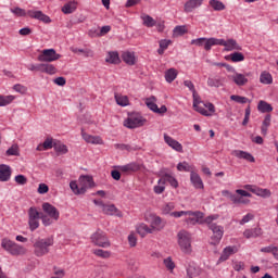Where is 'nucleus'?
I'll return each instance as SVG.
<instances>
[{
	"label": "nucleus",
	"mask_w": 278,
	"mask_h": 278,
	"mask_svg": "<svg viewBox=\"0 0 278 278\" xmlns=\"http://www.w3.org/2000/svg\"><path fill=\"white\" fill-rule=\"evenodd\" d=\"M214 220H218V215H208L204 218V224L207 225L208 229L212 231L213 236L211 237V244H220V240H223V236H225V227L214 223Z\"/></svg>",
	"instance_id": "obj_1"
},
{
	"label": "nucleus",
	"mask_w": 278,
	"mask_h": 278,
	"mask_svg": "<svg viewBox=\"0 0 278 278\" xmlns=\"http://www.w3.org/2000/svg\"><path fill=\"white\" fill-rule=\"evenodd\" d=\"M177 244L185 255H192V233L188 230H180L177 233Z\"/></svg>",
	"instance_id": "obj_2"
},
{
	"label": "nucleus",
	"mask_w": 278,
	"mask_h": 278,
	"mask_svg": "<svg viewBox=\"0 0 278 278\" xmlns=\"http://www.w3.org/2000/svg\"><path fill=\"white\" fill-rule=\"evenodd\" d=\"M92 186H94L92 176H80L79 185H77V181L75 180L70 182V188L74 194H86L87 190L92 188Z\"/></svg>",
	"instance_id": "obj_3"
},
{
	"label": "nucleus",
	"mask_w": 278,
	"mask_h": 278,
	"mask_svg": "<svg viewBox=\"0 0 278 278\" xmlns=\"http://www.w3.org/2000/svg\"><path fill=\"white\" fill-rule=\"evenodd\" d=\"M10 12L15 16H29V18H36L37 21H41L42 23H51V17L42 13V11H25L24 9L16 7L10 9Z\"/></svg>",
	"instance_id": "obj_4"
},
{
	"label": "nucleus",
	"mask_w": 278,
	"mask_h": 278,
	"mask_svg": "<svg viewBox=\"0 0 278 278\" xmlns=\"http://www.w3.org/2000/svg\"><path fill=\"white\" fill-rule=\"evenodd\" d=\"M53 237H48L43 239H37L34 243V253L36 257H43L50 251V247H53Z\"/></svg>",
	"instance_id": "obj_5"
},
{
	"label": "nucleus",
	"mask_w": 278,
	"mask_h": 278,
	"mask_svg": "<svg viewBox=\"0 0 278 278\" xmlns=\"http://www.w3.org/2000/svg\"><path fill=\"white\" fill-rule=\"evenodd\" d=\"M147 123V119L142 117L139 113H131L124 121V127L127 129H138V127H142Z\"/></svg>",
	"instance_id": "obj_6"
},
{
	"label": "nucleus",
	"mask_w": 278,
	"mask_h": 278,
	"mask_svg": "<svg viewBox=\"0 0 278 278\" xmlns=\"http://www.w3.org/2000/svg\"><path fill=\"white\" fill-rule=\"evenodd\" d=\"M187 216L189 217L185 218V223L188 227H194V225H203L205 223V219L203 220L205 213L201 211H188Z\"/></svg>",
	"instance_id": "obj_7"
},
{
	"label": "nucleus",
	"mask_w": 278,
	"mask_h": 278,
	"mask_svg": "<svg viewBox=\"0 0 278 278\" xmlns=\"http://www.w3.org/2000/svg\"><path fill=\"white\" fill-rule=\"evenodd\" d=\"M91 242L101 249H110L112 245L110 243V239H108V236L102 230H97L93 235H91Z\"/></svg>",
	"instance_id": "obj_8"
},
{
	"label": "nucleus",
	"mask_w": 278,
	"mask_h": 278,
	"mask_svg": "<svg viewBox=\"0 0 278 278\" xmlns=\"http://www.w3.org/2000/svg\"><path fill=\"white\" fill-rule=\"evenodd\" d=\"M41 214L38 208L30 206L28 208V227L30 231H36L40 227Z\"/></svg>",
	"instance_id": "obj_9"
},
{
	"label": "nucleus",
	"mask_w": 278,
	"mask_h": 278,
	"mask_svg": "<svg viewBox=\"0 0 278 278\" xmlns=\"http://www.w3.org/2000/svg\"><path fill=\"white\" fill-rule=\"evenodd\" d=\"M216 42L215 37H200L191 40V45H194L195 47H203L204 51H212V47H216Z\"/></svg>",
	"instance_id": "obj_10"
},
{
	"label": "nucleus",
	"mask_w": 278,
	"mask_h": 278,
	"mask_svg": "<svg viewBox=\"0 0 278 278\" xmlns=\"http://www.w3.org/2000/svg\"><path fill=\"white\" fill-rule=\"evenodd\" d=\"M225 47L224 51H242V47L235 39H218L216 38V47Z\"/></svg>",
	"instance_id": "obj_11"
},
{
	"label": "nucleus",
	"mask_w": 278,
	"mask_h": 278,
	"mask_svg": "<svg viewBox=\"0 0 278 278\" xmlns=\"http://www.w3.org/2000/svg\"><path fill=\"white\" fill-rule=\"evenodd\" d=\"M62 58L61 54H58L55 49H45L42 50L41 54H39L38 60L39 62H55Z\"/></svg>",
	"instance_id": "obj_12"
},
{
	"label": "nucleus",
	"mask_w": 278,
	"mask_h": 278,
	"mask_svg": "<svg viewBox=\"0 0 278 278\" xmlns=\"http://www.w3.org/2000/svg\"><path fill=\"white\" fill-rule=\"evenodd\" d=\"M160 184H169L172 188H179V181H177V178L173 175V173L169 172H161L160 174Z\"/></svg>",
	"instance_id": "obj_13"
},
{
	"label": "nucleus",
	"mask_w": 278,
	"mask_h": 278,
	"mask_svg": "<svg viewBox=\"0 0 278 278\" xmlns=\"http://www.w3.org/2000/svg\"><path fill=\"white\" fill-rule=\"evenodd\" d=\"M42 210L52 220H60V211L49 202L42 204Z\"/></svg>",
	"instance_id": "obj_14"
},
{
	"label": "nucleus",
	"mask_w": 278,
	"mask_h": 278,
	"mask_svg": "<svg viewBox=\"0 0 278 278\" xmlns=\"http://www.w3.org/2000/svg\"><path fill=\"white\" fill-rule=\"evenodd\" d=\"M238 253V247L237 245H228L224 248L218 262H227L231 255H236Z\"/></svg>",
	"instance_id": "obj_15"
},
{
	"label": "nucleus",
	"mask_w": 278,
	"mask_h": 278,
	"mask_svg": "<svg viewBox=\"0 0 278 278\" xmlns=\"http://www.w3.org/2000/svg\"><path fill=\"white\" fill-rule=\"evenodd\" d=\"M164 140L166 144L170 147V149H173L174 151H177L178 153H184V146H181L179 141L173 139V137L168 135H164Z\"/></svg>",
	"instance_id": "obj_16"
},
{
	"label": "nucleus",
	"mask_w": 278,
	"mask_h": 278,
	"mask_svg": "<svg viewBox=\"0 0 278 278\" xmlns=\"http://www.w3.org/2000/svg\"><path fill=\"white\" fill-rule=\"evenodd\" d=\"M12 179V167L10 165L0 164V181L5 182Z\"/></svg>",
	"instance_id": "obj_17"
},
{
	"label": "nucleus",
	"mask_w": 278,
	"mask_h": 278,
	"mask_svg": "<svg viewBox=\"0 0 278 278\" xmlns=\"http://www.w3.org/2000/svg\"><path fill=\"white\" fill-rule=\"evenodd\" d=\"M198 112L199 114H202V116H214L216 108L211 102H203L202 106L200 108V111Z\"/></svg>",
	"instance_id": "obj_18"
},
{
	"label": "nucleus",
	"mask_w": 278,
	"mask_h": 278,
	"mask_svg": "<svg viewBox=\"0 0 278 278\" xmlns=\"http://www.w3.org/2000/svg\"><path fill=\"white\" fill-rule=\"evenodd\" d=\"M81 138L88 144H103V139L100 136L88 135L84 129H81Z\"/></svg>",
	"instance_id": "obj_19"
},
{
	"label": "nucleus",
	"mask_w": 278,
	"mask_h": 278,
	"mask_svg": "<svg viewBox=\"0 0 278 278\" xmlns=\"http://www.w3.org/2000/svg\"><path fill=\"white\" fill-rule=\"evenodd\" d=\"M147 220H151L150 223L153 231H161V229H164V224H162V217L151 214L150 218L147 217Z\"/></svg>",
	"instance_id": "obj_20"
},
{
	"label": "nucleus",
	"mask_w": 278,
	"mask_h": 278,
	"mask_svg": "<svg viewBox=\"0 0 278 278\" xmlns=\"http://www.w3.org/2000/svg\"><path fill=\"white\" fill-rule=\"evenodd\" d=\"M201 5H203V0H188L184 5V10L186 14H190L194 12L197 8H201Z\"/></svg>",
	"instance_id": "obj_21"
},
{
	"label": "nucleus",
	"mask_w": 278,
	"mask_h": 278,
	"mask_svg": "<svg viewBox=\"0 0 278 278\" xmlns=\"http://www.w3.org/2000/svg\"><path fill=\"white\" fill-rule=\"evenodd\" d=\"M190 181L195 190H203V188H205V186L203 185V179H201V176H199L194 172H191L190 174Z\"/></svg>",
	"instance_id": "obj_22"
},
{
	"label": "nucleus",
	"mask_w": 278,
	"mask_h": 278,
	"mask_svg": "<svg viewBox=\"0 0 278 278\" xmlns=\"http://www.w3.org/2000/svg\"><path fill=\"white\" fill-rule=\"evenodd\" d=\"M232 155H235V157H238V160H247V162H255V157L253 156V154L247 152V151H242V150H235L232 151Z\"/></svg>",
	"instance_id": "obj_23"
},
{
	"label": "nucleus",
	"mask_w": 278,
	"mask_h": 278,
	"mask_svg": "<svg viewBox=\"0 0 278 278\" xmlns=\"http://www.w3.org/2000/svg\"><path fill=\"white\" fill-rule=\"evenodd\" d=\"M225 83V78L220 76H214L207 78V86L210 88H220L223 87V84Z\"/></svg>",
	"instance_id": "obj_24"
},
{
	"label": "nucleus",
	"mask_w": 278,
	"mask_h": 278,
	"mask_svg": "<svg viewBox=\"0 0 278 278\" xmlns=\"http://www.w3.org/2000/svg\"><path fill=\"white\" fill-rule=\"evenodd\" d=\"M140 169V164L136 162L128 163L126 165H121L119 170L122 173H137Z\"/></svg>",
	"instance_id": "obj_25"
},
{
	"label": "nucleus",
	"mask_w": 278,
	"mask_h": 278,
	"mask_svg": "<svg viewBox=\"0 0 278 278\" xmlns=\"http://www.w3.org/2000/svg\"><path fill=\"white\" fill-rule=\"evenodd\" d=\"M244 238H260L262 236V228L256 227L252 229H247L243 232Z\"/></svg>",
	"instance_id": "obj_26"
},
{
	"label": "nucleus",
	"mask_w": 278,
	"mask_h": 278,
	"mask_svg": "<svg viewBox=\"0 0 278 278\" xmlns=\"http://www.w3.org/2000/svg\"><path fill=\"white\" fill-rule=\"evenodd\" d=\"M105 62L108 64H121V56L118 55V52L111 51L108 53Z\"/></svg>",
	"instance_id": "obj_27"
},
{
	"label": "nucleus",
	"mask_w": 278,
	"mask_h": 278,
	"mask_svg": "<svg viewBox=\"0 0 278 278\" xmlns=\"http://www.w3.org/2000/svg\"><path fill=\"white\" fill-rule=\"evenodd\" d=\"M137 232L139 233V236H141V238H144V236L153 233V229L147 224L142 223L137 226Z\"/></svg>",
	"instance_id": "obj_28"
},
{
	"label": "nucleus",
	"mask_w": 278,
	"mask_h": 278,
	"mask_svg": "<svg viewBox=\"0 0 278 278\" xmlns=\"http://www.w3.org/2000/svg\"><path fill=\"white\" fill-rule=\"evenodd\" d=\"M232 81H235V84L237 86H244L245 84L249 83V78H247V76H244L243 74L240 73H236L232 77H231Z\"/></svg>",
	"instance_id": "obj_29"
},
{
	"label": "nucleus",
	"mask_w": 278,
	"mask_h": 278,
	"mask_svg": "<svg viewBox=\"0 0 278 278\" xmlns=\"http://www.w3.org/2000/svg\"><path fill=\"white\" fill-rule=\"evenodd\" d=\"M122 59L125 64H128L129 66H134V64H136V54L134 52H124Z\"/></svg>",
	"instance_id": "obj_30"
},
{
	"label": "nucleus",
	"mask_w": 278,
	"mask_h": 278,
	"mask_svg": "<svg viewBox=\"0 0 278 278\" xmlns=\"http://www.w3.org/2000/svg\"><path fill=\"white\" fill-rule=\"evenodd\" d=\"M77 10V2L70 1L62 7L63 14H73Z\"/></svg>",
	"instance_id": "obj_31"
},
{
	"label": "nucleus",
	"mask_w": 278,
	"mask_h": 278,
	"mask_svg": "<svg viewBox=\"0 0 278 278\" xmlns=\"http://www.w3.org/2000/svg\"><path fill=\"white\" fill-rule=\"evenodd\" d=\"M114 97L117 105H121V108H127L129 105V98L127 96L115 93Z\"/></svg>",
	"instance_id": "obj_32"
},
{
	"label": "nucleus",
	"mask_w": 278,
	"mask_h": 278,
	"mask_svg": "<svg viewBox=\"0 0 278 278\" xmlns=\"http://www.w3.org/2000/svg\"><path fill=\"white\" fill-rule=\"evenodd\" d=\"M14 244H16V242L9 239H2L1 241L2 249H4L7 253H10V255H12V251L14 250Z\"/></svg>",
	"instance_id": "obj_33"
},
{
	"label": "nucleus",
	"mask_w": 278,
	"mask_h": 278,
	"mask_svg": "<svg viewBox=\"0 0 278 278\" xmlns=\"http://www.w3.org/2000/svg\"><path fill=\"white\" fill-rule=\"evenodd\" d=\"M49 149H53V139L52 138H47L43 141V143H40L36 148L37 151H49Z\"/></svg>",
	"instance_id": "obj_34"
},
{
	"label": "nucleus",
	"mask_w": 278,
	"mask_h": 278,
	"mask_svg": "<svg viewBox=\"0 0 278 278\" xmlns=\"http://www.w3.org/2000/svg\"><path fill=\"white\" fill-rule=\"evenodd\" d=\"M177 170L180 173H194V167L189 165L188 162H180L177 164Z\"/></svg>",
	"instance_id": "obj_35"
},
{
	"label": "nucleus",
	"mask_w": 278,
	"mask_h": 278,
	"mask_svg": "<svg viewBox=\"0 0 278 278\" xmlns=\"http://www.w3.org/2000/svg\"><path fill=\"white\" fill-rule=\"evenodd\" d=\"M257 110L258 112H262V114H266V112H273V105L264 100H261L257 104Z\"/></svg>",
	"instance_id": "obj_36"
},
{
	"label": "nucleus",
	"mask_w": 278,
	"mask_h": 278,
	"mask_svg": "<svg viewBox=\"0 0 278 278\" xmlns=\"http://www.w3.org/2000/svg\"><path fill=\"white\" fill-rule=\"evenodd\" d=\"M176 79H177V70L169 68L165 72V81H167V84H173V81Z\"/></svg>",
	"instance_id": "obj_37"
},
{
	"label": "nucleus",
	"mask_w": 278,
	"mask_h": 278,
	"mask_svg": "<svg viewBox=\"0 0 278 278\" xmlns=\"http://www.w3.org/2000/svg\"><path fill=\"white\" fill-rule=\"evenodd\" d=\"M156 101L157 99L155 98V96L146 99V105L147 108H149V110H151V112H157Z\"/></svg>",
	"instance_id": "obj_38"
},
{
	"label": "nucleus",
	"mask_w": 278,
	"mask_h": 278,
	"mask_svg": "<svg viewBox=\"0 0 278 278\" xmlns=\"http://www.w3.org/2000/svg\"><path fill=\"white\" fill-rule=\"evenodd\" d=\"M192 97H193V109L195 110V112H199L204 102L201 101V96H199L197 91H193Z\"/></svg>",
	"instance_id": "obj_39"
},
{
	"label": "nucleus",
	"mask_w": 278,
	"mask_h": 278,
	"mask_svg": "<svg viewBox=\"0 0 278 278\" xmlns=\"http://www.w3.org/2000/svg\"><path fill=\"white\" fill-rule=\"evenodd\" d=\"M25 253H27V249L18 243H15L13 245V250L11 252V255H25Z\"/></svg>",
	"instance_id": "obj_40"
},
{
	"label": "nucleus",
	"mask_w": 278,
	"mask_h": 278,
	"mask_svg": "<svg viewBox=\"0 0 278 278\" xmlns=\"http://www.w3.org/2000/svg\"><path fill=\"white\" fill-rule=\"evenodd\" d=\"M210 5L215 10V12H223L225 10V3L220 0H210Z\"/></svg>",
	"instance_id": "obj_41"
},
{
	"label": "nucleus",
	"mask_w": 278,
	"mask_h": 278,
	"mask_svg": "<svg viewBox=\"0 0 278 278\" xmlns=\"http://www.w3.org/2000/svg\"><path fill=\"white\" fill-rule=\"evenodd\" d=\"M93 254L97 255V257H101L102 260H110L112 252L108 250L96 249L93 250Z\"/></svg>",
	"instance_id": "obj_42"
},
{
	"label": "nucleus",
	"mask_w": 278,
	"mask_h": 278,
	"mask_svg": "<svg viewBox=\"0 0 278 278\" xmlns=\"http://www.w3.org/2000/svg\"><path fill=\"white\" fill-rule=\"evenodd\" d=\"M261 84H265L266 86L273 84V75L268 72H263L260 76Z\"/></svg>",
	"instance_id": "obj_43"
},
{
	"label": "nucleus",
	"mask_w": 278,
	"mask_h": 278,
	"mask_svg": "<svg viewBox=\"0 0 278 278\" xmlns=\"http://www.w3.org/2000/svg\"><path fill=\"white\" fill-rule=\"evenodd\" d=\"M16 99L14 96H2L0 94V108H5V105H10Z\"/></svg>",
	"instance_id": "obj_44"
},
{
	"label": "nucleus",
	"mask_w": 278,
	"mask_h": 278,
	"mask_svg": "<svg viewBox=\"0 0 278 278\" xmlns=\"http://www.w3.org/2000/svg\"><path fill=\"white\" fill-rule=\"evenodd\" d=\"M226 60H231V62L235 63L244 62V54H242L241 52H233L230 55H228Z\"/></svg>",
	"instance_id": "obj_45"
},
{
	"label": "nucleus",
	"mask_w": 278,
	"mask_h": 278,
	"mask_svg": "<svg viewBox=\"0 0 278 278\" xmlns=\"http://www.w3.org/2000/svg\"><path fill=\"white\" fill-rule=\"evenodd\" d=\"M102 212L109 216H114V214L117 212V208L114 204H104Z\"/></svg>",
	"instance_id": "obj_46"
},
{
	"label": "nucleus",
	"mask_w": 278,
	"mask_h": 278,
	"mask_svg": "<svg viewBox=\"0 0 278 278\" xmlns=\"http://www.w3.org/2000/svg\"><path fill=\"white\" fill-rule=\"evenodd\" d=\"M41 73H47V75H55V73H58V68H55L53 64L42 63Z\"/></svg>",
	"instance_id": "obj_47"
},
{
	"label": "nucleus",
	"mask_w": 278,
	"mask_h": 278,
	"mask_svg": "<svg viewBox=\"0 0 278 278\" xmlns=\"http://www.w3.org/2000/svg\"><path fill=\"white\" fill-rule=\"evenodd\" d=\"M230 200L232 203H235V205H240V204H247L249 203V200H244L242 199V197L236 194V193H232V195H230Z\"/></svg>",
	"instance_id": "obj_48"
},
{
	"label": "nucleus",
	"mask_w": 278,
	"mask_h": 278,
	"mask_svg": "<svg viewBox=\"0 0 278 278\" xmlns=\"http://www.w3.org/2000/svg\"><path fill=\"white\" fill-rule=\"evenodd\" d=\"M142 21H143V25L146 27H155L156 22L153 17H151L150 15H143L141 16Z\"/></svg>",
	"instance_id": "obj_49"
},
{
	"label": "nucleus",
	"mask_w": 278,
	"mask_h": 278,
	"mask_svg": "<svg viewBox=\"0 0 278 278\" xmlns=\"http://www.w3.org/2000/svg\"><path fill=\"white\" fill-rule=\"evenodd\" d=\"M230 100L235 101L236 103H241V104L251 103V100H249V98L242 97V96H238V94L230 96Z\"/></svg>",
	"instance_id": "obj_50"
},
{
	"label": "nucleus",
	"mask_w": 278,
	"mask_h": 278,
	"mask_svg": "<svg viewBox=\"0 0 278 278\" xmlns=\"http://www.w3.org/2000/svg\"><path fill=\"white\" fill-rule=\"evenodd\" d=\"M254 194H256V197H263L264 199H268V197H270V190L256 187Z\"/></svg>",
	"instance_id": "obj_51"
},
{
	"label": "nucleus",
	"mask_w": 278,
	"mask_h": 278,
	"mask_svg": "<svg viewBox=\"0 0 278 278\" xmlns=\"http://www.w3.org/2000/svg\"><path fill=\"white\" fill-rule=\"evenodd\" d=\"M173 210H175V203L174 202H168V203H165L163 206H162V212L163 214H173Z\"/></svg>",
	"instance_id": "obj_52"
},
{
	"label": "nucleus",
	"mask_w": 278,
	"mask_h": 278,
	"mask_svg": "<svg viewBox=\"0 0 278 278\" xmlns=\"http://www.w3.org/2000/svg\"><path fill=\"white\" fill-rule=\"evenodd\" d=\"M163 264H164L165 268H167V270H170V273H173V270H175V262H173V257L168 256V257L164 258Z\"/></svg>",
	"instance_id": "obj_53"
},
{
	"label": "nucleus",
	"mask_w": 278,
	"mask_h": 278,
	"mask_svg": "<svg viewBox=\"0 0 278 278\" xmlns=\"http://www.w3.org/2000/svg\"><path fill=\"white\" fill-rule=\"evenodd\" d=\"M155 194H162L164 190H166V184L160 182V179L157 180V185L153 188Z\"/></svg>",
	"instance_id": "obj_54"
},
{
	"label": "nucleus",
	"mask_w": 278,
	"mask_h": 278,
	"mask_svg": "<svg viewBox=\"0 0 278 278\" xmlns=\"http://www.w3.org/2000/svg\"><path fill=\"white\" fill-rule=\"evenodd\" d=\"M53 218H51L49 215L41 214V223L45 227H50V225H53Z\"/></svg>",
	"instance_id": "obj_55"
},
{
	"label": "nucleus",
	"mask_w": 278,
	"mask_h": 278,
	"mask_svg": "<svg viewBox=\"0 0 278 278\" xmlns=\"http://www.w3.org/2000/svg\"><path fill=\"white\" fill-rule=\"evenodd\" d=\"M7 155H15L18 156L21 155L20 151H18V146L17 144H13L11 148H9L7 150Z\"/></svg>",
	"instance_id": "obj_56"
},
{
	"label": "nucleus",
	"mask_w": 278,
	"mask_h": 278,
	"mask_svg": "<svg viewBox=\"0 0 278 278\" xmlns=\"http://www.w3.org/2000/svg\"><path fill=\"white\" fill-rule=\"evenodd\" d=\"M255 218V215L248 213L242 217V219L239 222L240 225H247V223H251Z\"/></svg>",
	"instance_id": "obj_57"
},
{
	"label": "nucleus",
	"mask_w": 278,
	"mask_h": 278,
	"mask_svg": "<svg viewBox=\"0 0 278 278\" xmlns=\"http://www.w3.org/2000/svg\"><path fill=\"white\" fill-rule=\"evenodd\" d=\"M89 36L91 38H99L101 37V30L99 27H92L89 29Z\"/></svg>",
	"instance_id": "obj_58"
},
{
	"label": "nucleus",
	"mask_w": 278,
	"mask_h": 278,
	"mask_svg": "<svg viewBox=\"0 0 278 278\" xmlns=\"http://www.w3.org/2000/svg\"><path fill=\"white\" fill-rule=\"evenodd\" d=\"M187 275L190 278H194V277H197V275H199V271L197 270V268L194 266L190 265L189 267H187Z\"/></svg>",
	"instance_id": "obj_59"
},
{
	"label": "nucleus",
	"mask_w": 278,
	"mask_h": 278,
	"mask_svg": "<svg viewBox=\"0 0 278 278\" xmlns=\"http://www.w3.org/2000/svg\"><path fill=\"white\" fill-rule=\"evenodd\" d=\"M13 90H15V92H20V94H25L27 92V87L16 84L13 86Z\"/></svg>",
	"instance_id": "obj_60"
},
{
	"label": "nucleus",
	"mask_w": 278,
	"mask_h": 278,
	"mask_svg": "<svg viewBox=\"0 0 278 278\" xmlns=\"http://www.w3.org/2000/svg\"><path fill=\"white\" fill-rule=\"evenodd\" d=\"M188 30L186 29V26H176L174 28V34L176 36H184V34H186Z\"/></svg>",
	"instance_id": "obj_61"
},
{
	"label": "nucleus",
	"mask_w": 278,
	"mask_h": 278,
	"mask_svg": "<svg viewBox=\"0 0 278 278\" xmlns=\"http://www.w3.org/2000/svg\"><path fill=\"white\" fill-rule=\"evenodd\" d=\"M15 181L18 184V186H25L27 184V177L25 175H17L15 176Z\"/></svg>",
	"instance_id": "obj_62"
},
{
	"label": "nucleus",
	"mask_w": 278,
	"mask_h": 278,
	"mask_svg": "<svg viewBox=\"0 0 278 278\" xmlns=\"http://www.w3.org/2000/svg\"><path fill=\"white\" fill-rule=\"evenodd\" d=\"M37 192L39 194H47V192H49V186H47V184H39V187L37 189Z\"/></svg>",
	"instance_id": "obj_63"
},
{
	"label": "nucleus",
	"mask_w": 278,
	"mask_h": 278,
	"mask_svg": "<svg viewBox=\"0 0 278 278\" xmlns=\"http://www.w3.org/2000/svg\"><path fill=\"white\" fill-rule=\"evenodd\" d=\"M27 68H28V71H31V72L36 71L38 73H42V63H40V64H30V65H28Z\"/></svg>",
	"instance_id": "obj_64"
}]
</instances>
